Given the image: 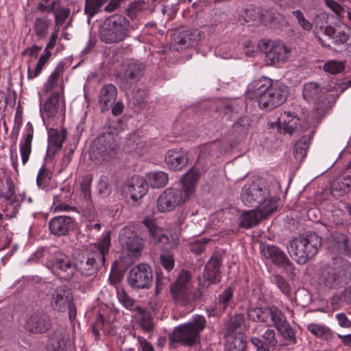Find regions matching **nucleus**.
Masks as SVG:
<instances>
[{"mask_svg":"<svg viewBox=\"0 0 351 351\" xmlns=\"http://www.w3.org/2000/svg\"><path fill=\"white\" fill-rule=\"evenodd\" d=\"M246 93L258 100L261 109L273 110L282 105L287 99L288 88L282 82L263 76L252 81Z\"/></svg>","mask_w":351,"mask_h":351,"instance_id":"nucleus-1","label":"nucleus"},{"mask_svg":"<svg viewBox=\"0 0 351 351\" xmlns=\"http://www.w3.org/2000/svg\"><path fill=\"white\" fill-rule=\"evenodd\" d=\"M241 199L245 205L265 213H272L277 208V199L271 195L269 186L261 180L246 183L242 188Z\"/></svg>","mask_w":351,"mask_h":351,"instance_id":"nucleus-2","label":"nucleus"},{"mask_svg":"<svg viewBox=\"0 0 351 351\" xmlns=\"http://www.w3.org/2000/svg\"><path fill=\"white\" fill-rule=\"evenodd\" d=\"M207 324L206 317L195 315L192 319L176 327L169 335L171 343H179L184 347H193L201 341L200 334Z\"/></svg>","mask_w":351,"mask_h":351,"instance_id":"nucleus-3","label":"nucleus"},{"mask_svg":"<svg viewBox=\"0 0 351 351\" xmlns=\"http://www.w3.org/2000/svg\"><path fill=\"white\" fill-rule=\"evenodd\" d=\"M130 21L121 14H113L102 21L99 38L106 44H118L129 37Z\"/></svg>","mask_w":351,"mask_h":351,"instance_id":"nucleus-4","label":"nucleus"},{"mask_svg":"<svg viewBox=\"0 0 351 351\" xmlns=\"http://www.w3.org/2000/svg\"><path fill=\"white\" fill-rule=\"evenodd\" d=\"M321 245L322 238L315 232H311L292 239L287 246V250L295 261L302 265L317 253Z\"/></svg>","mask_w":351,"mask_h":351,"instance_id":"nucleus-5","label":"nucleus"},{"mask_svg":"<svg viewBox=\"0 0 351 351\" xmlns=\"http://www.w3.org/2000/svg\"><path fill=\"white\" fill-rule=\"evenodd\" d=\"M110 246V235L108 232L86 257L75 262L77 271H79L84 276L96 275L99 267L105 263V256L108 254Z\"/></svg>","mask_w":351,"mask_h":351,"instance_id":"nucleus-6","label":"nucleus"},{"mask_svg":"<svg viewBox=\"0 0 351 351\" xmlns=\"http://www.w3.org/2000/svg\"><path fill=\"white\" fill-rule=\"evenodd\" d=\"M46 265L52 274L62 281H72L77 276L75 262L63 252H54L50 256Z\"/></svg>","mask_w":351,"mask_h":351,"instance_id":"nucleus-7","label":"nucleus"},{"mask_svg":"<svg viewBox=\"0 0 351 351\" xmlns=\"http://www.w3.org/2000/svg\"><path fill=\"white\" fill-rule=\"evenodd\" d=\"M314 34L324 47L341 50L346 47L350 40L348 31L340 27L334 28L331 26L321 27L315 29Z\"/></svg>","mask_w":351,"mask_h":351,"instance_id":"nucleus-8","label":"nucleus"},{"mask_svg":"<svg viewBox=\"0 0 351 351\" xmlns=\"http://www.w3.org/2000/svg\"><path fill=\"white\" fill-rule=\"evenodd\" d=\"M117 143L110 132L98 136L92 143L90 158L101 163L113 158L117 154Z\"/></svg>","mask_w":351,"mask_h":351,"instance_id":"nucleus-9","label":"nucleus"},{"mask_svg":"<svg viewBox=\"0 0 351 351\" xmlns=\"http://www.w3.org/2000/svg\"><path fill=\"white\" fill-rule=\"evenodd\" d=\"M171 293L175 302L186 306L195 300L192 291L191 276L187 271H182L176 282L170 287Z\"/></svg>","mask_w":351,"mask_h":351,"instance_id":"nucleus-10","label":"nucleus"},{"mask_svg":"<svg viewBox=\"0 0 351 351\" xmlns=\"http://www.w3.org/2000/svg\"><path fill=\"white\" fill-rule=\"evenodd\" d=\"M189 198L179 188H168L158 197L156 209L160 213L173 210L177 206L184 204Z\"/></svg>","mask_w":351,"mask_h":351,"instance_id":"nucleus-11","label":"nucleus"},{"mask_svg":"<svg viewBox=\"0 0 351 351\" xmlns=\"http://www.w3.org/2000/svg\"><path fill=\"white\" fill-rule=\"evenodd\" d=\"M127 280L132 289L137 290L149 289L153 280L151 267L145 263L134 266L129 271Z\"/></svg>","mask_w":351,"mask_h":351,"instance_id":"nucleus-12","label":"nucleus"},{"mask_svg":"<svg viewBox=\"0 0 351 351\" xmlns=\"http://www.w3.org/2000/svg\"><path fill=\"white\" fill-rule=\"evenodd\" d=\"M262 50L265 52L266 62L271 65L285 62L290 53V49L280 41H268Z\"/></svg>","mask_w":351,"mask_h":351,"instance_id":"nucleus-13","label":"nucleus"},{"mask_svg":"<svg viewBox=\"0 0 351 351\" xmlns=\"http://www.w3.org/2000/svg\"><path fill=\"white\" fill-rule=\"evenodd\" d=\"M51 326L49 315L43 312L32 313L25 322V329L32 334H43L47 332Z\"/></svg>","mask_w":351,"mask_h":351,"instance_id":"nucleus-14","label":"nucleus"},{"mask_svg":"<svg viewBox=\"0 0 351 351\" xmlns=\"http://www.w3.org/2000/svg\"><path fill=\"white\" fill-rule=\"evenodd\" d=\"M200 33L197 29L184 30L176 32L172 36L171 48L179 51L194 46L199 40Z\"/></svg>","mask_w":351,"mask_h":351,"instance_id":"nucleus-15","label":"nucleus"},{"mask_svg":"<svg viewBox=\"0 0 351 351\" xmlns=\"http://www.w3.org/2000/svg\"><path fill=\"white\" fill-rule=\"evenodd\" d=\"M147 191V181L139 176H132L123 186V192L125 197L130 198L134 202L141 199Z\"/></svg>","mask_w":351,"mask_h":351,"instance_id":"nucleus-16","label":"nucleus"},{"mask_svg":"<svg viewBox=\"0 0 351 351\" xmlns=\"http://www.w3.org/2000/svg\"><path fill=\"white\" fill-rule=\"evenodd\" d=\"M119 241L123 249L127 251L130 256H136L143 250L142 239L134 234L130 228H125L121 230Z\"/></svg>","mask_w":351,"mask_h":351,"instance_id":"nucleus-17","label":"nucleus"},{"mask_svg":"<svg viewBox=\"0 0 351 351\" xmlns=\"http://www.w3.org/2000/svg\"><path fill=\"white\" fill-rule=\"evenodd\" d=\"M72 300L71 291L64 286L54 289L49 298L50 306L58 312H64Z\"/></svg>","mask_w":351,"mask_h":351,"instance_id":"nucleus-18","label":"nucleus"},{"mask_svg":"<svg viewBox=\"0 0 351 351\" xmlns=\"http://www.w3.org/2000/svg\"><path fill=\"white\" fill-rule=\"evenodd\" d=\"M65 109L63 88L60 90L53 92L47 99L43 106V111L49 117H55L59 112H63Z\"/></svg>","mask_w":351,"mask_h":351,"instance_id":"nucleus-19","label":"nucleus"},{"mask_svg":"<svg viewBox=\"0 0 351 351\" xmlns=\"http://www.w3.org/2000/svg\"><path fill=\"white\" fill-rule=\"evenodd\" d=\"M261 252L265 258L269 259L278 267L287 268L292 265L285 252L276 245H263Z\"/></svg>","mask_w":351,"mask_h":351,"instance_id":"nucleus-20","label":"nucleus"},{"mask_svg":"<svg viewBox=\"0 0 351 351\" xmlns=\"http://www.w3.org/2000/svg\"><path fill=\"white\" fill-rule=\"evenodd\" d=\"M222 256L215 253L207 262L204 271V277L210 284H217L221 280V265Z\"/></svg>","mask_w":351,"mask_h":351,"instance_id":"nucleus-21","label":"nucleus"},{"mask_svg":"<svg viewBox=\"0 0 351 351\" xmlns=\"http://www.w3.org/2000/svg\"><path fill=\"white\" fill-rule=\"evenodd\" d=\"M0 196L7 202L4 208L5 217L8 218L16 217L21 206V202L23 199V196L14 195V191L11 185L9 186L8 191L5 193L1 192Z\"/></svg>","mask_w":351,"mask_h":351,"instance_id":"nucleus-22","label":"nucleus"},{"mask_svg":"<svg viewBox=\"0 0 351 351\" xmlns=\"http://www.w3.org/2000/svg\"><path fill=\"white\" fill-rule=\"evenodd\" d=\"M144 71L145 65L143 63L135 61L126 62L123 65V80L128 84L136 83L143 75Z\"/></svg>","mask_w":351,"mask_h":351,"instance_id":"nucleus-23","label":"nucleus"},{"mask_svg":"<svg viewBox=\"0 0 351 351\" xmlns=\"http://www.w3.org/2000/svg\"><path fill=\"white\" fill-rule=\"evenodd\" d=\"M74 226V220L67 216H58L49 221L51 232L56 236L66 235Z\"/></svg>","mask_w":351,"mask_h":351,"instance_id":"nucleus-24","label":"nucleus"},{"mask_svg":"<svg viewBox=\"0 0 351 351\" xmlns=\"http://www.w3.org/2000/svg\"><path fill=\"white\" fill-rule=\"evenodd\" d=\"M351 173L344 171L331 183L330 191L335 197H340L348 193L350 190Z\"/></svg>","mask_w":351,"mask_h":351,"instance_id":"nucleus-25","label":"nucleus"},{"mask_svg":"<svg viewBox=\"0 0 351 351\" xmlns=\"http://www.w3.org/2000/svg\"><path fill=\"white\" fill-rule=\"evenodd\" d=\"M187 153L182 149H170L165 156V162L168 167L175 171L182 169L188 162Z\"/></svg>","mask_w":351,"mask_h":351,"instance_id":"nucleus-26","label":"nucleus"},{"mask_svg":"<svg viewBox=\"0 0 351 351\" xmlns=\"http://www.w3.org/2000/svg\"><path fill=\"white\" fill-rule=\"evenodd\" d=\"M117 96V90L113 84H107L101 88L99 93V101L103 112L111 108L116 101Z\"/></svg>","mask_w":351,"mask_h":351,"instance_id":"nucleus-27","label":"nucleus"},{"mask_svg":"<svg viewBox=\"0 0 351 351\" xmlns=\"http://www.w3.org/2000/svg\"><path fill=\"white\" fill-rule=\"evenodd\" d=\"M299 122L298 117L293 116L289 112H285L278 118V130L280 133L292 135L295 131L298 130V124Z\"/></svg>","mask_w":351,"mask_h":351,"instance_id":"nucleus-28","label":"nucleus"},{"mask_svg":"<svg viewBox=\"0 0 351 351\" xmlns=\"http://www.w3.org/2000/svg\"><path fill=\"white\" fill-rule=\"evenodd\" d=\"M143 223L149 232V238L152 242L162 244L169 243V237L165 234V231L162 228L156 224V222L154 220L145 218L143 220Z\"/></svg>","mask_w":351,"mask_h":351,"instance_id":"nucleus-29","label":"nucleus"},{"mask_svg":"<svg viewBox=\"0 0 351 351\" xmlns=\"http://www.w3.org/2000/svg\"><path fill=\"white\" fill-rule=\"evenodd\" d=\"M271 213H265L260 209L249 210L243 213L239 218V225L245 228H250L258 224L262 219L267 217Z\"/></svg>","mask_w":351,"mask_h":351,"instance_id":"nucleus-30","label":"nucleus"},{"mask_svg":"<svg viewBox=\"0 0 351 351\" xmlns=\"http://www.w3.org/2000/svg\"><path fill=\"white\" fill-rule=\"evenodd\" d=\"M324 95V89L318 83L309 82L303 85V98L308 101L317 103L321 100Z\"/></svg>","mask_w":351,"mask_h":351,"instance_id":"nucleus-31","label":"nucleus"},{"mask_svg":"<svg viewBox=\"0 0 351 351\" xmlns=\"http://www.w3.org/2000/svg\"><path fill=\"white\" fill-rule=\"evenodd\" d=\"M199 178V172L197 169L193 167L186 173L184 174L182 178V186L180 188L182 190L183 193L190 198L195 192V184Z\"/></svg>","mask_w":351,"mask_h":351,"instance_id":"nucleus-32","label":"nucleus"},{"mask_svg":"<svg viewBox=\"0 0 351 351\" xmlns=\"http://www.w3.org/2000/svg\"><path fill=\"white\" fill-rule=\"evenodd\" d=\"M26 130L27 134L20 143V152L23 165H25L29 160V157L32 152V142L34 135V129L32 125L29 122L27 123Z\"/></svg>","mask_w":351,"mask_h":351,"instance_id":"nucleus-33","label":"nucleus"},{"mask_svg":"<svg viewBox=\"0 0 351 351\" xmlns=\"http://www.w3.org/2000/svg\"><path fill=\"white\" fill-rule=\"evenodd\" d=\"M68 338L61 332H53L47 344V351H67Z\"/></svg>","mask_w":351,"mask_h":351,"instance_id":"nucleus-34","label":"nucleus"},{"mask_svg":"<svg viewBox=\"0 0 351 351\" xmlns=\"http://www.w3.org/2000/svg\"><path fill=\"white\" fill-rule=\"evenodd\" d=\"M312 135L303 136L295 145L293 149V156L296 162L299 165L304 160L306 156L307 149L310 141H311Z\"/></svg>","mask_w":351,"mask_h":351,"instance_id":"nucleus-35","label":"nucleus"},{"mask_svg":"<svg viewBox=\"0 0 351 351\" xmlns=\"http://www.w3.org/2000/svg\"><path fill=\"white\" fill-rule=\"evenodd\" d=\"M147 185L154 189L164 187L168 182V175L163 171L151 172L147 175Z\"/></svg>","mask_w":351,"mask_h":351,"instance_id":"nucleus-36","label":"nucleus"},{"mask_svg":"<svg viewBox=\"0 0 351 351\" xmlns=\"http://www.w3.org/2000/svg\"><path fill=\"white\" fill-rule=\"evenodd\" d=\"M269 307H251L248 308L247 315L252 322L267 323L269 321Z\"/></svg>","mask_w":351,"mask_h":351,"instance_id":"nucleus-37","label":"nucleus"},{"mask_svg":"<svg viewBox=\"0 0 351 351\" xmlns=\"http://www.w3.org/2000/svg\"><path fill=\"white\" fill-rule=\"evenodd\" d=\"M307 330L316 337L325 341L330 340L333 337L332 332L325 325L311 323L307 326Z\"/></svg>","mask_w":351,"mask_h":351,"instance_id":"nucleus-38","label":"nucleus"},{"mask_svg":"<svg viewBox=\"0 0 351 351\" xmlns=\"http://www.w3.org/2000/svg\"><path fill=\"white\" fill-rule=\"evenodd\" d=\"M134 312H136L135 317L137 322L141 327L147 332L152 330L154 324L149 313L141 306L137 308Z\"/></svg>","mask_w":351,"mask_h":351,"instance_id":"nucleus-39","label":"nucleus"},{"mask_svg":"<svg viewBox=\"0 0 351 351\" xmlns=\"http://www.w3.org/2000/svg\"><path fill=\"white\" fill-rule=\"evenodd\" d=\"M246 348V340L243 334L239 333L235 337L228 339L226 345V351H245Z\"/></svg>","mask_w":351,"mask_h":351,"instance_id":"nucleus-40","label":"nucleus"},{"mask_svg":"<svg viewBox=\"0 0 351 351\" xmlns=\"http://www.w3.org/2000/svg\"><path fill=\"white\" fill-rule=\"evenodd\" d=\"M337 270L333 267H326L323 269L320 276V281L326 287L332 288L337 280Z\"/></svg>","mask_w":351,"mask_h":351,"instance_id":"nucleus-41","label":"nucleus"},{"mask_svg":"<svg viewBox=\"0 0 351 351\" xmlns=\"http://www.w3.org/2000/svg\"><path fill=\"white\" fill-rule=\"evenodd\" d=\"M64 72V65L62 63L58 64L51 74L49 76L47 81L45 84V91L48 93L52 90L58 84V80Z\"/></svg>","mask_w":351,"mask_h":351,"instance_id":"nucleus-42","label":"nucleus"},{"mask_svg":"<svg viewBox=\"0 0 351 351\" xmlns=\"http://www.w3.org/2000/svg\"><path fill=\"white\" fill-rule=\"evenodd\" d=\"M64 140V134L57 130L51 129L49 131V149L53 148V152L60 149Z\"/></svg>","mask_w":351,"mask_h":351,"instance_id":"nucleus-43","label":"nucleus"},{"mask_svg":"<svg viewBox=\"0 0 351 351\" xmlns=\"http://www.w3.org/2000/svg\"><path fill=\"white\" fill-rule=\"evenodd\" d=\"M49 24L50 20L45 17H39L36 19L34 24V27L36 35L40 39H44L47 36Z\"/></svg>","mask_w":351,"mask_h":351,"instance_id":"nucleus-44","label":"nucleus"},{"mask_svg":"<svg viewBox=\"0 0 351 351\" xmlns=\"http://www.w3.org/2000/svg\"><path fill=\"white\" fill-rule=\"evenodd\" d=\"M271 319L273 326L278 328L288 321L283 313L276 306H269V319Z\"/></svg>","mask_w":351,"mask_h":351,"instance_id":"nucleus-45","label":"nucleus"},{"mask_svg":"<svg viewBox=\"0 0 351 351\" xmlns=\"http://www.w3.org/2000/svg\"><path fill=\"white\" fill-rule=\"evenodd\" d=\"M145 9V2L144 1H134L129 4L126 9V14L131 19H136L141 15Z\"/></svg>","mask_w":351,"mask_h":351,"instance_id":"nucleus-46","label":"nucleus"},{"mask_svg":"<svg viewBox=\"0 0 351 351\" xmlns=\"http://www.w3.org/2000/svg\"><path fill=\"white\" fill-rule=\"evenodd\" d=\"M117 298L119 301L128 309L135 311L140 306L135 301L130 298L124 289L117 290Z\"/></svg>","mask_w":351,"mask_h":351,"instance_id":"nucleus-47","label":"nucleus"},{"mask_svg":"<svg viewBox=\"0 0 351 351\" xmlns=\"http://www.w3.org/2000/svg\"><path fill=\"white\" fill-rule=\"evenodd\" d=\"M271 282L276 285L281 292L286 296L289 297L291 292V287L288 281L278 274L272 275Z\"/></svg>","mask_w":351,"mask_h":351,"instance_id":"nucleus-48","label":"nucleus"},{"mask_svg":"<svg viewBox=\"0 0 351 351\" xmlns=\"http://www.w3.org/2000/svg\"><path fill=\"white\" fill-rule=\"evenodd\" d=\"M108 0H86L84 10L85 13L90 17H93L97 14L100 8Z\"/></svg>","mask_w":351,"mask_h":351,"instance_id":"nucleus-49","label":"nucleus"},{"mask_svg":"<svg viewBox=\"0 0 351 351\" xmlns=\"http://www.w3.org/2000/svg\"><path fill=\"white\" fill-rule=\"evenodd\" d=\"M93 178L90 175H85L82 177L80 183L81 195L84 197L86 202L91 200L90 186Z\"/></svg>","mask_w":351,"mask_h":351,"instance_id":"nucleus-50","label":"nucleus"},{"mask_svg":"<svg viewBox=\"0 0 351 351\" xmlns=\"http://www.w3.org/2000/svg\"><path fill=\"white\" fill-rule=\"evenodd\" d=\"M276 329L285 340L289 341L291 343H296L297 340L295 337V332L291 327L288 322Z\"/></svg>","mask_w":351,"mask_h":351,"instance_id":"nucleus-51","label":"nucleus"},{"mask_svg":"<svg viewBox=\"0 0 351 351\" xmlns=\"http://www.w3.org/2000/svg\"><path fill=\"white\" fill-rule=\"evenodd\" d=\"M245 323L244 315L242 313L236 314L230 317L227 325V330L229 332H234L241 328Z\"/></svg>","mask_w":351,"mask_h":351,"instance_id":"nucleus-52","label":"nucleus"},{"mask_svg":"<svg viewBox=\"0 0 351 351\" xmlns=\"http://www.w3.org/2000/svg\"><path fill=\"white\" fill-rule=\"evenodd\" d=\"M50 1V0H38V3L36 5V9L43 13H56L57 10V4L58 0H53L49 5L47 3Z\"/></svg>","mask_w":351,"mask_h":351,"instance_id":"nucleus-53","label":"nucleus"},{"mask_svg":"<svg viewBox=\"0 0 351 351\" xmlns=\"http://www.w3.org/2000/svg\"><path fill=\"white\" fill-rule=\"evenodd\" d=\"M160 263L167 271H170L174 267L173 254L171 251H163L160 255Z\"/></svg>","mask_w":351,"mask_h":351,"instance_id":"nucleus-54","label":"nucleus"},{"mask_svg":"<svg viewBox=\"0 0 351 351\" xmlns=\"http://www.w3.org/2000/svg\"><path fill=\"white\" fill-rule=\"evenodd\" d=\"M237 110L232 101H221L219 104L216 111L222 117L229 119L231 114Z\"/></svg>","mask_w":351,"mask_h":351,"instance_id":"nucleus-55","label":"nucleus"},{"mask_svg":"<svg viewBox=\"0 0 351 351\" xmlns=\"http://www.w3.org/2000/svg\"><path fill=\"white\" fill-rule=\"evenodd\" d=\"M51 172L45 166H43L39 170L36 179V182L38 187L40 189H45L51 180Z\"/></svg>","mask_w":351,"mask_h":351,"instance_id":"nucleus-56","label":"nucleus"},{"mask_svg":"<svg viewBox=\"0 0 351 351\" xmlns=\"http://www.w3.org/2000/svg\"><path fill=\"white\" fill-rule=\"evenodd\" d=\"M97 190L99 194L104 197H106L111 193V186L108 178L105 176H101L99 180Z\"/></svg>","mask_w":351,"mask_h":351,"instance_id":"nucleus-57","label":"nucleus"},{"mask_svg":"<svg viewBox=\"0 0 351 351\" xmlns=\"http://www.w3.org/2000/svg\"><path fill=\"white\" fill-rule=\"evenodd\" d=\"M70 14V10L64 7H58L55 16V23L56 25H63Z\"/></svg>","mask_w":351,"mask_h":351,"instance_id":"nucleus-58","label":"nucleus"},{"mask_svg":"<svg viewBox=\"0 0 351 351\" xmlns=\"http://www.w3.org/2000/svg\"><path fill=\"white\" fill-rule=\"evenodd\" d=\"M233 296V289L230 287L226 288L224 291L219 295V304L223 309H226Z\"/></svg>","mask_w":351,"mask_h":351,"instance_id":"nucleus-59","label":"nucleus"},{"mask_svg":"<svg viewBox=\"0 0 351 351\" xmlns=\"http://www.w3.org/2000/svg\"><path fill=\"white\" fill-rule=\"evenodd\" d=\"M344 66L342 62L331 60L324 65V70L331 74H337L343 71Z\"/></svg>","mask_w":351,"mask_h":351,"instance_id":"nucleus-60","label":"nucleus"},{"mask_svg":"<svg viewBox=\"0 0 351 351\" xmlns=\"http://www.w3.org/2000/svg\"><path fill=\"white\" fill-rule=\"evenodd\" d=\"M250 125L249 117H242L233 125V129L236 132L242 134L247 132Z\"/></svg>","mask_w":351,"mask_h":351,"instance_id":"nucleus-61","label":"nucleus"},{"mask_svg":"<svg viewBox=\"0 0 351 351\" xmlns=\"http://www.w3.org/2000/svg\"><path fill=\"white\" fill-rule=\"evenodd\" d=\"M210 241V239L206 238L197 240L191 243L190 250L191 252H194L196 254H200L204 251L206 245Z\"/></svg>","mask_w":351,"mask_h":351,"instance_id":"nucleus-62","label":"nucleus"},{"mask_svg":"<svg viewBox=\"0 0 351 351\" xmlns=\"http://www.w3.org/2000/svg\"><path fill=\"white\" fill-rule=\"evenodd\" d=\"M47 62V60H46L44 58H39L36 66L34 69V70H31L29 67H28L27 70V77L28 79H34L36 77H38L40 73H41L44 66Z\"/></svg>","mask_w":351,"mask_h":351,"instance_id":"nucleus-63","label":"nucleus"},{"mask_svg":"<svg viewBox=\"0 0 351 351\" xmlns=\"http://www.w3.org/2000/svg\"><path fill=\"white\" fill-rule=\"evenodd\" d=\"M293 15L298 20V23L306 31H309L312 29L311 23L305 19L303 13L300 10H295L292 12Z\"/></svg>","mask_w":351,"mask_h":351,"instance_id":"nucleus-64","label":"nucleus"}]
</instances>
